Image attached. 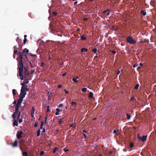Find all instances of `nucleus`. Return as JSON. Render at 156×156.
<instances>
[{
	"label": "nucleus",
	"instance_id": "nucleus-1",
	"mask_svg": "<svg viewBox=\"0 0 156 156\" xmlns=\"http://www.w3.org/2000/svg\"><path fill=\"white\" fill-rule=\"evenodd\" d=\"M18 68H19L18 73L20 78L21 80L26 79L30 74L27 66L23 68V66H20L18 65Z\"/></svg>",
	"mask_w": 156,
	"mask_h": 156
},
{
	"label": "nucleus",
	"instance_id": "nucleus-2",
	"mask_svg": "<svg viewBox=\"0 0 156 156\" xmlns=\"http://www.w3.org/2000/svg\"><path fill=\"white\" fill-rule=\"evenodd\" d=\"M29 50L26 48L24 49L23 52H20L18 54L19 57L17 58V60L19 62V64L18 65H19L20 66H23V61H26L27 60V55L29 52Z\"/></svg>",
	"mask_w": 156,
	"mask_h": 156
},
{
	"label": "nucleus",
	"instance_id": "nucleus-3",
	"mask_svg": "<svg viewBox=\"0 0 156 156\" xmlns=\"http://www.w3.org/2000/svg\"><path fill=\"white\" fill-rule=\"evenodd\" d=\"M21 112L19 111V109L15 108V111L12 115V117L13 119H19L20 116Z\"/></svg>",
	"mask_w": 156,
	"mask_h": 156
},
{
	"label": "nucleus",
	"instance_id": "nucleus-4",
	"mask_svg": "<svg viewBox=\"0 0 156 156\" xmlns=\"http://www.w3.org/2000/svg\"><path fill=\"white\" fill-rule=\"evenodd\" d=\"M126 41L127 43L132 44H135L136 43V41L133 39L132 36H130L127 37Z\"/></svg>",
	"mask_w": 156,
	"mask_h": 156
},
{
	"label": "nucleus",
	"instance_id": "nucleus-5",
	"mask_svg": "<svg viewBox=\"0 0 156 156\" xmlns=\"http://www.w3.org/2000/svg\"><path fill=\"white\" fill-rule=\"evenodd\" d=\"M23 99L19 98L17 103L15 106V108L19 109L20 106L21 105Z\"/></svg>",
	"mask_w": 156,
	"mask_h": 156
},
{
	"label": "nucleus",
	"instance_id": "nucleus-6",
	"mask_svg": "<svg viewBox=\"0 0 156 156\" xmlns=\"http://www.w3.org/2000/svg\"><path fill=\"white\" fill-rule=\"evenodd\" d=\"M26 94L27 91L21 90V92L19 98L23 99L25 97V96Z\"/></svg>",
	"mask_w": 156,
	"mask_h": 156
},
{
	"label": "nucleus",
	"instance_id": "nucleus-7",
	"mask_svg": "<svg viewBox=\"0 0 156 156\" xmlns=\"http://www.w3.org/2000/svg\"><path fill=\"white\" fill-rule=\"evenodd\" d=\"M37 57L35 55H34V56L32 57L31 59V61L30 62L32 63V64L34 65H35L37 62Z\"/></svg>",
	"mask_w": 156,
	"mask_h": 156
},
{
	"label": "nucleus",
	"instance_id": "nucleus-8",
	"mask_svg": "<svg viewBox=\"0 0 156 156\" xmlns=\"http://www.w3.org/2000/svg\"><path fill=\"white\" fill-rule=\"evenodd\" d=\"M16 41L18 43V44L19 45V47L21 48H22V46L21 44L22 41L21 39H20L19 37H17L16 39Z\"/></svg>",
	"mask_w": 156,
	"mask_h": 156
},
{
	"label": "nucleus",
	"instance_id": "nucleus-9",
	"mask_svg": "<svg viewBox=\"0 0 156 156\" xmlns=\"http://www.w3.org/2000/svg\"><path fill=\"white\" fill-rule=\"evenodd\" d=\"M110 12V10L109 9H107L105 10H104L103 11V13L106 14L107 16H109L110 15L109 12Z\"/></svg>",
	"mask_w": 156,
	"mask_h": 156
},
{
	"label": "nucleus",
	"instance_id": "nucleus-10",
	"mask_svg": "<svg viewBox=\"0 0 156 156\" xmlns=\"http://www.w3.org/2000/svg\"><path fill=\"white\" fill-rule=\"evenodd\" d=\"M18 141L17 140H16L14 143L13 144L12 143L11 144L12 145V146L13 147H17V145H18Z\"/></svg>",
	"mask_w": 156,
	"mask_h": 156
},
{
	"label": "nucleus",
	"instance_id": "nucleus-11",
	"mask_svg": "<svg viewBox=\"0 0 156 156\" xmlns=\"http://www.w3.org/2000/svg\"><path fill=\"white\" fill-rule=\"evenodd\" d=\"M18 123L17 120L16 119H13V126H18Z\"/></svg>",
	"mask_w": 156,
	"mask_h": 156
},
{
	"label": "nucleus",
	"instance_id": "nucleus-12",
	"mask_svg": "<svg viewBox=\"0 0 156 156\" xmlns=\"http://www.w3.org/2000/svg\"><path fill=\"white\" fill-rule=\"evenodd\" d=\"M147 137H138L139 140L143 142H145L146 140Z\"/></svg>",
	"mask_w": 156,
	"mask_h": 156
},
{
	"label": "nucleus",
	"instance_id": "nucleus-13",
	"mask_svg": "<svg viewBox=\"0 0 156 156\" xmlns=\"http://www.w3.org/2000/svg\"><path fill=\"white\" fill-rule=\"evenodd\" d=\"M23 133L22 131H18L16 134V136H22V134Z\"/></svg>",
	"mask_w": 156,
	"mask_h": 156
},
{
	"label": "nucleus",
	"instance_id": "nucleus-14",
	"mask_svg": "<svg viewBox=\"0 0 156 156\" xmlns=\"http://www.w3.org/2000/svg\"><path fill=\"white\" fill-rule=\"evenodd\" d=\"M112 133L115 134V136L117 135V134L119 133V129L117 130H114L113 132H112Z\"/></svg>",
	"mask_w": 156,
	"mask_h": 156
},
{
	"label": "nucleus",
	"instance_id": "nucleus-15",
	"mask_svg": "<svg viewBox=\"0 0 156 156\" xmlns=\"http://www.w3.org/2000/svg\"><path fill=\"white\" fill-rule=\"evenodd\" d=\"M80 38L82 40H85L87 39L86 37L84 36V34L80 36Z\"/></svg>",
	"mask_w": 156,
	"mask_h": 156
},
{
	"label": "nucleus",
	"instance_id": "nucleus-16",
	"mask_svg": "<svg viewBox=\"0 0 156 156\" xmlns=\"http://www.w3.org/2000/svg\"><path fill=\"white\" fill-rule=\"evenodd\" d=\"M58 148L57 147H55L52 150V152L53 153H55L56 151H58Z\"/></svg>",
	"mask_w": 156,
	"mask_h": 156
},
{
	"label": "nucleus",
	"instance_id": "nucleus-17",
	"mask_svg": "<svg viewBox=\"0 0 156 156\" xmlns=\"http://www.w3.org/2000/svg\"><path fill=\"white\" fill-rule=\"evenodd\" d=\"M93 93L92 92H90L89 93L88 97L90 98H92L93 97Z\"/></svg>",
	"mask_w": 156,
	"mask_h": 156
},
{
	"label": "nucleus",
	"instance_id": "nucleus-18",
	"mask_svg": "<svg viewBox=\"0 0 156 156\" xmlns=\"http://www.w3.org/2000/svg\"><path fill=\"white\" fill-rule=\"evenodd\" d=\"M27 85H25L23 86L22 87L21 90H23L25 91H27V90H26V88H27Z\"/></svg>",
	"mask_w": 156,
	"mask_h": 156
},
{
	"label": "nucleus",
	"instance_id": "nucleus-19",
	"mask_svg": "<svg viewBox=\"0 0 156 156\" xmlns=\"http://www.w3.org/2000/svg\"><path fill=\"white\" fill-rule=\"evenodd\" d=\"M81 52H86L88 51V49L84 48H82L81 49Z\"/></svg>",
	"mask_w": 156,
	"mask_h": 156
},
{
	"label": "nucleus",
	"instance_id": "nucleus-20",
	"mask_svg": "<svg viewBox=\"0 0 156 156\" xmlns=\"http://www.w3.org/2000/svg\"><path fill=\"white\" fill-rule=\"evenodd\" d=\"M40 129H39L37 131V136H39L40 135V133L41 132Z\"/></svg>",
	"mask_w": 156,
	"mask_h": 156
},
{
	"label": "nucleus",
	"instance_id": "nucleus-21",
	"mask_svg": "<svg viewBox=\"0 0 156 156\" xmlns=\"http://www.w3.org/2000/svg\"><path fill=\"white\" fill-rule=\"evenodd\" d=\"M22 155L23 156H27L28 154L27 152H23Z\"/></svg>",
	"mask_w": 156,
	"mask_h": 156
},
{
	"label": "nucleus",
	"instance_id": "nucleus-22",
	"mask_svg": "<svg viewBox=\"0 0 156 156\" xmlns=\"http://www.w3.org/2000/svg\"><path fill=\"white\" fill-rule=\"evenodd\" d=\"M44 124V122L43 121H42L41 123L40 128L41 129H42L43 128V127Z\"/></svg>",
	"mask_w": 156,
	"mask_h": 156
},
{
	"label": "nucleus",
	"instance_id": "nucleus-23",
	"mask_svg": "<svg viewBox=\"0 0 156 156\" xmlns=\"http://www.w3.org/2000/svg\"><path fill=\"white\" fill-rule=\"evenodd\" d=\"M141 14L143 16H145L146 15V12L143 10L141 11Z\"/></svg>",
	"mask_w": 156,
	"mask_h": 156
},
{
	"label": "nucleus",
	"instance_id": "nucleus-24",
	"mask_svg": "<svg viewBox=\"0 0 156 156\" xmlns=\"http://www.w3.org/2000/svg\"><path fill=\"white\" fill-rule=\"evenodd\" d=\"M16 119L17 120H18L19 122L20 123H22L23 122V120L22 119H20V118L19 119H18V118H17Z\"/></svg>",
	"mask_w": 156,
	"mask_h": 156
},
{
	"label": "nucleus",
	"instance_id": "nucleus-25",
	"mask_svg": "<svg viewBox=\"0 0 156 156\" xmlns=\"http://www.w3.org/2000/svg\"><path fill=\"white\" fill-rule=\"evenodd\" d=\"M72 80L75 83H77L78 82L76 80V78H73L72 79Z\"/></svg>",
	"mask_w": 156,
	"mask_h": 156
},
{
	"label": "nucleus",
	"instance_id": "nucleus-26",
	"mask_svg": "<svg viewBox=\"0 0 156 156\" xmlns=\"http://www.w3.org/2000/svg\"><path fill=\"white\" fill-rule=\"evenodd\" d=\"M126 116H127V119H129L130 118V117H131V115L127 113V114L126 115Z\"/></svg>",
	"mask_w": 156,
	"mask_h": 156
},
{
	"label": "nucleus",
	"instance_id": "nucleus-27",
	"mask_svg": "<svg viewBox=\"0 0 156 156\" xmlns=\"http://www.w3.org/2000/svg\"><path fill=\"white\" fill-rule=\"evenodd\" d=\"M16 90L15 89H13L12 90V94H13V96L16 95Z\"/></svg>",
	"mask_w": 156,
	"mask_h": 156
},
{
	"label": "nucleus",
	"instance_id": "nucleus-28",
	"mask_svg": "<svg viewBox=\"0 0 156 156\" xmlns=\"http://www.w3.org/2000/svg\"><path fill=\"white\" fill-rule=\"evenodd\" d=\"M92 51L95 54L97 52V49L96 48H94L92 50Z\"/></svg>",
	"mask_w": 156,
	"mask_h": 156
},
{
	"label": "nucleus",
	"instance_id": "nucleus-29",
	"mask_svg": "<svg viewBox=\"0 0 156 156\" xmlns=\"http://www.w3.org/2000/svg\"><path fill=\"white\" fill-rule=\"evenodd\" d=\"M139 86V84H136L134 87V89H138Z\"/></svg>",
	"mask_w": 156,
	"mask_h": 156
},
{
	"label": "nucleus",
	"instance_id": "nucleus-30",
	"mask_svg": "<svg viewBox=\"0 0 156 156\" xmlns=\"http://www.w3.org/2000/svg\"><path fill=\"white\" fill-rule=\"evenodd\" d=\"M129 146L131 148H133L134 146V144L133 142H131L129 144Z\"/></svg>",
	"mask_w": 156,
	"mask_h": 156
},
{
	"label": "nucleus",
	"instance_id": "nucleus-31",
	"mask_svg": "<svg viewBox=\"0 0 156 156\" xmlns=\"http://www.w3.org/2000/svg\"><path fill=\"white\" fill-rule=\"evenodd\" d=\"M70 126L71 127H76V125L75 124H72L70 125Z\"/></svg>",
	"mask_w": 156,
	"mask_h": 156
},
{
	"label": "nucleus",
	"instance_id": "nucleus-32",
	"mask_svg": "<svg viewBox=\"0 0 156 156\" xmlns=\"http://www.w3.org/2000/svg\"><path fill=\"white\" fill-rule=\"evenodd\" d=\"M83 134L84 136H87V135L86 134V133H87V131L84 130H83Z\"/></svg>",
	"mask_w": 156,
	"mask_h": 156
},
{
	"label": "nucleus",
	"instance_id": "nucleus-33",
	"mask_svg": "<svg viewBox=\"0 0 156 156\" xmlns=\"http://www.w3.org/2000/svg\"><path fill=\"white\" fill-rule=\"evenodd\" d=\"M34 109L33 107L32 108V109L31 112V114H34Z\"/></svg>",
	"mask_w": 156,
	"mask_h": 156
},
{
	"label": "nucleus",
	"instance_id": "nucleus-34",
	"mask_svg": "<svg viewBox=\"0 0 156 156\" xmlns=\"http://www.w3.org/2000/svg\"><path fill=\"white\" fill-rule=\"evenodd\" d=\"M25 80H26V81L24 82L25 83H26V84H27L29 82V80L27 78V79Z\"/></svg>",
	"mask_w": 156,
	"mask_h": 156
},
{
	"label": "nucleus",
	"instance_id": "nucleus-35",
	"mask_svg": "<svg viewBox=\"0 0 156 156\" xmlns=\"http://www.w3.org/2000/svg\"><path fill=\"white\" fill-rule=\"evenodd\" d=\"M87 90V88H83L82 89V91L83 92H84Z\"/></svg>",
	"mask_w": 156,
	"mask_h": 156
},
{
	"label": "nucleus",
	"instance_id": "nucleus-36",
	"mask_svg": "<svg viewBox=\"0 0 156 156\" xmlns=\"http://www.w3.org/2000/svg\"><path fill=\"white\" fill-rule=\"evenodd\" d=\"M63 123V121L62 120V119H60L58 121V123L59 124H61Z\"/></svg>",
	"mask_w": 156,
	"mask_h": 156
},
{
	"label": "nucleus",
	"instance_id": "nucleus-37",
	"mask_svg": "<svg viewBox=\"0 0 156 156\" xmlns=\"http://www.w3.org/2000/svg\"><path fill=\"white\" fill-rule=\"evenodd\" d=\"M76 102H72L71 103V105L74 106L76 105Z\"/></svg>",
	"mask_w": 156,
	"mask_h": 156
},
{
	"label": "nucleus",
	"instance_id": "nucleus-38",
	"mask_svg": "<svg viewBox=\"0 0 156 156\" xmlns=\"http://www.w3.org/2000/svg\"><path fill=\"white\" fill-rule=\"evenodd\" d=\"M57 15V12H52V16H56Z\"/></svg>",
	"mask_w": 156,
	"mask_h": 156
},
{
	"label": "nucleus",
	"instance_id": "nucleus-39",
	"mask_svg": "<svg viewBox=\"0 0 156 156\" xmlns=\"http://www.w3.org/2000/svg\"><path fill=\"white\" fill-rule=\"evenodd\" d=\"M29 63H30V67L31 68H33L34 67V66H34V65H33V64H32V63L31 62H29Z\"/></svg>",
	"mask_w": 156,
	"mask_h": 156
},
{
	"label": "nucleus",
	"instance_id": "nucleus-40",
	"mask_svg": "<svg viewBox=\"0 0 156 156\" xmlns=\"http://www.w3.org/2000/svg\"><path fill=\"white\" fill-rule=\"evenodd\" d=\"M38 122H36L35 123L34 125V127H37L38 126Z\"/></svg>",
	"mask_w": 156,
	"mask_h": 156
},
{
	"label": "nucleus",
	"instance_id": "nucleus-41",
	"mask_svg": "<svg viewBox=\"0 0 156 156\" xmlns=\"http://www.w3.org/2000/svg\"><path fill=\"white\" fill-rule=\"evenodd\" d=\"M35 69H33L31 70L30 74H33L34 72H35Z\"/></svg>",
	"mask_w": 156,
	"mask_h": 156
},
{
	"label": "nucleus",
	"instance_id": "nucleus-42",
	"mask_svg": "<svg viewBox=\"0 0 156 156\" xmlns=\"http://www.w3.org/2000/svg\"><path fill=\"white\" fill-rule=\"evenodd\" d=\"M18 48H16V49L14 50V54H16L18 52Z\"/></svg>",
	"mask_w": 156,
	"mask_h": 156
},
{
	"label": "nucleus",
	"instance_id": "nucleus-43",
	"mask_svg": "<svg viewBox=\"0 0 156 156\" xmlns=\"http://www.w3.org/2000/svg\"><path fill=\"white\" fill-rule=\"evenodd\" d=\"M27 39L26 38H25L24 40H23V43L24 44H25L26 42H27Z\"/></svg>",
	"mask_w": 156,
	"mask_h": 156
},
{
	"label": "nucleus",
	"instance_id": "nucleus-44",
	"mask_svg": "<svg viewBox=\"0 0 156 156\" xmlns=\"http://www.w3.org/2000/svg\"><path fill=\"white\" fill-rule=\"evenodd\" d=\"M134 99H135L134 97H132L131 98L130 100V101H132L134 100Z\"/></svg>",
	"mask_w": 156,
	"mask_h": 156
},
{
	"label": "nucleus",
	"instance_id": "nucleus-45",
	"mask_svg": "<svg viewBox=\"0 0 156 156\" xmlns=\"http://www.w3.org/2000/svg\"><path fill=\"white\" fill-rule=\"evenodd\" d=\"M49 107H50L49 106H48V107H47V112H48L50 111V110H49Z\"/></svg>",
	"mask_w": 156,
	"mask_h": 156
},
{
	"label": "nucleus",
	"instance_id": "nucleus-46",
	"mask_svg": "<svg viewBox=\"0 0 156 156\" xmlns=\"http://www.w3.org/2000/svg\"><path fill=\"white\" fill-rule=\"evenodd\" d=\"M44 154V151H42L41 152L40 155H42Z\"/></svg>",
	"mask_w": 156,
	"mask_h": 156
},
{
	"label": "nucleus",
	"instance_id": "nucleus-47",
	"mask_svg": "<svg viewBox=\"0 0 156 156\" xmlns=\"http://www.w3.org/2000/svg\"><path fill=\"white\" fill-rule=\"evenodd\" d=\"M64 151L66 152H67L68 151H69V149H66L65 148H64L63 149Z\"/></svg>",
	"mask_w": 156,
	"mask_h": 156
},
{
	"label": "nucleus",
	"instance_id": "nucleus-48",
	"mask_svg": "<svg viewBox=\"0 0 156 156\" xmlns=\"http://www.w3.org/2000/svg\"><path fill=\"white\" fill-rule=\"evenodd\" d=\"M21 85H22V86H23L25 85H26V83H25L24 82H23V83H21Z\"/></svg>",
	"mask_w": 156,
	"mask_h": 156
},
{
	"label": "nucleus",
	"instance_id": "nucleus-49",
	"mask_svg": "<svg viewBox=\"0 0 156 156\" xmlns=\"http://www.w3.org/2000/svg\"><path fill=\"white\" fill-rule=\"evenodd\" d=\"M21 85H22V86H23L25 85H26V83H25L24 82H23V83H21Z\"/></svg>",
	"mask_w": 156,
	"mask_h": 156
},
{
	"label": "nucleus",
	"instance_id": "nucleus-50",
	"mask_svg": "<svg viewBox=\"0 0 156 156\" xmlns=\"http://www.w3.org/2000/svg\"><path fill=\"white\" fill-rule=\"evenodd\" d=\"M44 64L43 62H42L41 63V66L42 67H43L44 65Z\"/></svg>",
	"mask_w": 156,
	"mask_h": 156
},
{
	"label": "nucleus",
	"instance_id": "nucleus-51",
	"mask_svg": "<svg viewBox=\"0 0 156 156\" xmlns=\"http://www.w3.org/2000/svg\"><path fill=\"white\" fill-rule=\"evenodd\" d=\"M120 73V71L119 70H118L117 73V74L119 75Z\"/></svg>",
	"mask_w": 156,
	"mask_h": 156
},
{
	"label": "nucleus",
	"instance_id": "nucleus-52",
	"mask_svg": "<svg viewBox=\"0 0 156 156\" xmlns=\"http://www.w3.org/2000/svg\"><path fill=\"white\" fill-rule=\"evenodd\" d=\"M56 110L57 112H59V111H60V109H59V108H57L56 109Z\"/></svg>",
	"mask_w": 156,
	"mask_h": 156
},
{
	"label": "nucleus",
	"instance_id": "nucleus-53",
	"mask_svg": "<svg viewBox=\"0 0 156 156\" xmlns=\"http://www.w3.org/2000/svg\"><path fill=\"white\" fill-rule=\"evenodd\" d=\"M88 20V19L87 18H84L83 19V20L85 21H86Z\"/></svg>",
	"mask_w": 156,
	"mask_h": 156
},
{
	"label": "nucleus",
	"instance_id": "nucleus-54",
	"mask_svg": "<svg viewBox=\"0 0 156 156\" xmlns=\"http://www.w3.org/2000/svg\"><path fill=\"white\" fill-rule=\"evenodd\" d=\"M155 1H154L152 0L151 1L150 3L151 4H154V2Z\"/></svg>",
	"mask_w": 156,
	"mask_h": 156
},
{
	"label": "nucleus",
	"instance_id": "nucleus-55",
	"mask_svg": "<svg viewBox=\"0 0 156 156\" xmlns=\"http://www.w3.org/2000/svg\"><path fill=\"white\" fill-rule=\"evenodd\" d=\"M59 112H56L55 113V115H59Z\"/></svg>",
	"mask_w": 156,
	"mask_h": 156
},
{
	"label": "nucleus",
	"instance_id": "nucleus-56",
	"mask_svg": "<svg viewBox=\"0 0 156 156\" xmlns=\"http://www.w3.org/2000/svg\"><path fill=\"white\" fill-rule=\"evenodd\" d=\"M112 52L113 54H115V53H116V51H114V50H113V51H112Z\"/></svg>",
	"mask_w": 156,
	"mask_h": 156
},
{
	"label": "nucleus",
	"instance_id": "nucleus-57",
	"mask_svg": "<svg viewBox=\"0 0 156 156\" xmlns=\"http://www.w3.org/2000/svg\"><path fill=\"white\" fill-rule=\"evenodd\" d=\"M64 91H65V92L66 94H68L69 93L68 91L66 90V89L64 90Z\"/></svg>",
	"mask_w": 156,
	"mask_h": 156
},
{
	"label": "nucleus",
	"instance_id": "nucleus-58",
	"mask_svg": "<svg viewBox=\"0 0 156 156\" xmlns=\"http://www.w3.org/2000/svg\"><path fill=\"white\" fill-rule=\"evenodd\" d=\"M17 101L16 100H15L13 102V104H16Z\"/></svg>",
	"mask_w": 156,
	"mask_h": 156
},
{
	"label": "nucleus",
	"instance_id": "nucleus-59",
	"mask_svg": "<svg viewBox=\"0 0 156 156\" xmlns=\"http://www.w3.org/2000/svg\"><path fill=\"white\" fill-rule=\"evenodd\" d=\"M62 87V86L61 85H59L58 86V87L59 88H60Z\"/></svg>",
	"mask_w": 156,
	"mask_h": 156
},
{
	"label": "nucleus",
	"instance_id": "nucleus-60",
	"mask_svg": "<svg viewBox=\"0 0 156 156\" xmlns=\"http://www.w3.org/2000/svg\"><path fill=\"white\" fill-rule=\"evenodd\" d=\"M62 105H62V104H60L59 105V106H58V107H61L62 106Z\"/></svg>",
	"mask_w": 156,
	"mask_h": 156
},
{
	"label": "nucleus",
	"instance_id": "nucleus-61",
	"mask_svg": "<svg viewBox=\"0 0 156 156\" xmlns=\"http://www.w3.org/2000/svg\"><path fill=\"white\" fill-rule=\"evenodd\" d=\"M47 117H46V118H45V124L47 123L46 120H47Z\"/></svg>",
	"mask_w": 156,
	"mask_h": 156
},
{
	"label": "nucleus",
	"instance_id": "nucleus-62",
	"mask_svg": "<svg viewBox=\"0 0 156 156\" xmlns=\"http://www.w3.org/2000/svg\"><path fill=\"white\" fill-rule=\"evenodd\" d=\"M66 73H64L62 74V76H64L66 75Z\"/></svg>",
	"mask_w": 156,
	"mask_h": 156
},
{
	"label": "nucleus",
	"instance_id": "nucleus-63",
	"mask_svg": "<svg viewBox=\"0 0 156 156\" xmlns=\"http://www.w3.org/2000/svg\"><path fill=\"white\" fill-rule=\"evenodd\" d=\"M54 5V4L53 2H52L51 4V7L52 6H53Z\"/></svg>",
	"mask_w": 156,
	"mask_h": 156
},
{
	"label": "nucleus",
	"instance_id": "nucleus-64",
	"mask_svg": "<svg viewBox=\"0 0 156 156\" xmlns=\"http://www.w3.org/2000/svg\"><path fill=\"white\" fill-rule=\"evenodd\" d=\"M14 48V50H16V48H16V46H14V48Z\"/></svg>",
	"mask_w": 156,
	"mask_h": 156
}]
</instances>
